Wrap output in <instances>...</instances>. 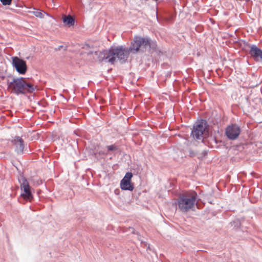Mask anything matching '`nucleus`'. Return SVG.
<instances>
[{"mask_svg": "<svg viewBox=\"0 0 262 262\" xmlns=\"http://www.w3.org/2000/svg\"><path fill=\"white\" fill-rule=\"evenodd\" d=\"M207 128V122L205 120H201L196 122L193 126L191 136L195 140H203V135Z\"/></svg>", "mask_w": 262, "mask_h": 262, "instance_id": "obj_3", "label": "nucleus"}, {"mask_svg": "<svg viewBox=\"0 0 262 262\" xmlns=\"http://www.w3.org/2000/svg\"><path fill=\"white\" fill-rule=\"evenodd\" d=\"M120 188L122 190L132 191L134 187L133 184L131 183V181H127L124 180L121 181Z\"/></svg>", "mask_w": 262, "mask_h": 262, "instance_id": "obj_12", "label": "nucleus"}, {"mask_svg": "<svg viewBox=\"0 0 262 262\" xmlns=\"http://www.w3.org/2000/svg\"><path fill=\"white\" fill-rule=\"evenodd\" d=\"M12 64L19 74H24L27 71L26 61L17 56L12 57Z\"/></svg>", "mask_w": 262, "mask_h": 262, "instance_id": "obj_5", "label": "nucleus"}, {"mask_svg": "<svg viewBox=\"0 0 262 262\" xmlns=\"http://www.w3.org/2000/svg\"><path fill=\"white\" fill-rule=\"evenodd\" d=\"M249 54L255 61L262 62V50L258 48L256 45L251 46Z\"/></svg>", "mask_w": 262, "mask_h": 262, "instance_id": "obj_9", "label": "nucleus"}, {"mask_svg": "<svg viewBox=\"0 0 262 262\" xmlns=\"http://www.w3.org/2000/svg\"><path fill=\"white\" fill-rule=\"evenodd\" d=\"M63 22L69 27L72 26L75 24V19L71 15L64 16L63 17Z\"/></svg>", "mask_w": 262, "mask_h": 262, "instance_id": "obj_13", "label": "nucleus"}, {"mask_svg": "<svg viewBox=\"0 0 262 262\" xmlns=\"http://www.w3.org/2000/svg\"><path fill=\"white\" fill-rule=\"evenodd\" d=\"M63 47L62 46H59L57 48L55 49L56 50L58 51L60 49H61Z\"/></svg>", "mask_w": 262, "mask_h": 262, "instance_id": "obj_19", "label": "nucleus"}, {"mask_svg": "<svg viewBox=\"0 0 262 262\" xmlns=\"http://www.w3.org/2000/svg\"><path fill=\"white\" fill-rule=\"evenodd\" d=\"M35 90V86L30 82H28L27 79L22 77V83L20 94H25L27 93H32Z\"/></svg>", "mask_w": 262, "mask_h": 262, "instance_id": "obj_10", "label": "nucleus"}, {"mask_svg": "<svg viewBox=\"0 0 262 262\" xmlns=\"http://www.w3.org/2000/svg\"><path fill=\"white\" fill-rule=\"evenodd\" d=\"M3 5H9L11 4L12 0H0Z\"/></svg>", "mask_w": 262, "mask_h": 262, "instance_id": "obj_17", "label": "nucleus"}, {"mask_svg": "<svg viewBox=\"0 0 262 262\" xmlns=\"http://www.w3.org/2000/svg\"><path fill=\"white\" fill-rule=\"evenodd\" d=\"M241 133L239 126L235 124L228 125L226 129V135L230 140L236 139Z\"/></svg>", "mask_w": 262, "mask_h": 262, "instance_id": "obj_7", "label": "nucleus"}, {"mask_svg": "<svg viewBox=\"0 0 262 262\" xmlns=\"http://www.w3.org/2000/svg\"><path fill=\"white\" fill-rule=\"evenodd\" d=\"M18 181L20 183V189L24 191V193L21 194V196L25 199L30 201L33 198V195L27 180L23 176H20L18 178Z\"/></svg>", "mask_w": 262, "mask_h": 262, "instance_id": "obj_4", "label": "nucleus"}, {"mask_svg": "<svg viewBox=\"0 0 262 262\" xmlns=\"http://www.w3.org/2000/svg\"><path fill=\"white\" fill-rule=\"evenodd\" d=\"M196 196L197 194L195 192L179 195L177 199V205L180 211L187 212L192 209L197 204Z\"/></svg>", "mask_w": 262, "mask_h": 262, "instance_id": "obj_2", "label": "nucleus"}, {"mask_svg": "<svg viewBox=\"0 0 262 262\" xmlns=\"http://www.w3.org/2000/svg\"><path fill=\"white\" fill-rule=\"evenodd\" d=\"M232 226H234V227L238 228L240 226V223L238 220L233 221L232 222H231Z\"/></svg>", "mask_w": 262, "mask_h": 262, "instance_id": "obj_16", "label": "nucleus"}, {"mask_svg": "<svg viewBox=\"0 0 262 262\" xmlns=\"http://www.w3.org/2000/svg\"><path fill=\"white\" fill-rule=\"evenodd\" d=\"M154 42L151 43V40L150 38L136 36L132 42L131 46L129 48L120 46L111 47L108 50L94 52L90 50V46L88 44L83 45L82 48L88 50L86 53L88 55L95 53L99 61L106 60L107 62L113 64L116 59L119 60L121 63L125 62L128 57L129 52L135 54L139 51L142 52L149 51L151 48H154Z\"/></svg>", "mask_w": 262, "mask_h": 262, "instance_id": "obj_1", "label": "nucleus"}, {"mask_svg": "<svg viewBox=\"0 0 262 262\" xmlns=\"http://www.w3.org/2000/svg\"><path fill=\"white\" fill-rule=\"evenodd\" d=\"M147 250H149L150 251H153L152 249L150 247L149 245L147 247Z\"/></svg>", "mask_w": 262, "mask_h": 262, "instance_id": "obj_20", "label": "nucleus"}, {"mask_svg": "<svg viewBox=\"0 0 262 262\" xmlns=\"http://www.w3.org/2000/svg\"><path fill=\"white\" fill-rule=\"evenodd\" d=\"M33 13L36 17H39L40 18H43L44 16V15L40 11H34Z\"/></svg>", "mask_w": 262, "mask_h": 262, "instance_id": "obj_15", "label": "nucleus"}, {"mask_svg": "<svg viewBox=\"0 0 262 262\" xmlns=\"http://www.w3.org/2000/svg\"><path fill=\"white\" fill-rule=\"evenodd\" d=\"M133 177V173L130 172H128L126 173L124 178L122 179V180H125L127 181H131L132 178Z\"/></svg>", "mask_w": 262, "mask_h": 262, "instance_id": "obj_14", "label": "nucleus"}, {"mask_svg": "<svg viewBox=\"0 0 262 262\" xmlns=\"http://www.w3.org/2000/svg\"><path fill=\"white\" fill-rule=\"evenodd\" d=\"M22 83V77L15 78L11 82H8V88L11 92L17 95L20 94L21 90V85Z\"/></svg>", "mask_w": 262, "mask_h": 262, "instance_id": "obj_8", "label": "nucleus"}, {"mask_svg": "<svg viewBox=\"0 0 262 262\" xmlns=\"http://www.w3.org/2000/svg\"><path fill=\"white\" fill-rule=\"evenodd\" d=\"M119 150L118 146L115 144L107 145L104 149L103 151H99V154H115Z\"/></svg>", "mask_w": 262, "mask_h": 262, "instance_id": "obj_11", "label": "nucleus"}, {"mask_svg": "<svg viewBox=\"0 0 262 262\" xmlns=\"http://www.w3.org/2000/svg\"><path fill=\"white\" fill-rule=\"evenodd\" d=\"M213 140V141H214V142H215L216 144H217V140H216V139L214 138Z\"/></svg>", "mask_w": 262, "mask_h": 262, "instance_id": "obj_21", "label": "nucleus"}, {"mask_svg": "<svg viewBox=\"0 0 262 262\" xmlns=\"http://www.w3.org/2000/svg\"><path fill=\"white\" fill-rule=\"evenodd\" d=\"M15 151L18 155L23 154L27 150L24 140L19 136L14 137L11 140Z\"/></svg>", "mask_w": 262, "mask_h": 262, "instance_id": "obj_6", "label": "nucleus"}, {"mask_svg": "<svg viewBox=\"0 0 262 262\" xmlns=\"http://www.w3.org/2000/svg\"><path fill=\"white\" fill-rule=\"evenodd\" d=\"M90 158L91 159H93L94 158L96 157V156H97V154L95 152V151L94 150H90Z\"/></svg>", "mask_w": 262, "mask_h": 262, "instance_id": "obj_18", "label": "nucleus"}]
</instances>
